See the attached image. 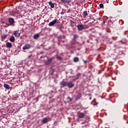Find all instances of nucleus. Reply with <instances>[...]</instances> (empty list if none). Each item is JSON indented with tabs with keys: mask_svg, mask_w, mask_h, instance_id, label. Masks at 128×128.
Masks as SVG:
<instances>
[{
	"mask_svg": "<svg viewBox=\"0 0 128 128\" xmlns=\"http://www.w3.org/2000/svg\"><path fill=\"white\" fill-rule=\"evenodd\" d=\"M56 58L58 60H62V58L60 56H58Z\"/></svg>",
	"mask_w": 128,
	"mask_h": 128,
	"instance_id": "b1692460",
	"label": "nucleus"
},
{
	"mask_svg": "<svg viewBox=\"0 0 128 128\" xmlns=\"http://www.w3.org/2000/svg\"><path fill=\"white\" fill-rule=\"evenodd\" d=\"M51 92H53V91H51Z\"/></svg>",
	"mask_w": 128,
	"mask_h": 128,
	"instance_id": "473e14b6",
	"label": "nucleus"
},
{
	"mask_svg": "<svg viewBox=\"0 0 128 128\" xmlns=\"http://www.w3.org/2000/svg\"><path fill=\"white\" fill-rule=\"evenodd\" d=\"M48 4L50 6L51 8H54V3H52V1L48 2Z\"/></svg>",
	"mask_w": 128,
	"mask_h": 128,
	"instance_id": "9b49d317",
	"label": "nucleus"
},
{
	"mask_svg": "<svg viewBox=\"0 0 128 128\" xmlns=\"http://www.w3.org/2000/svg\"><path fill=\"white\" fill-rule=\"evenodd\" d=\"M62 36L58 37V42H64V40H62Z\"/></svg>",
	"mask_w": 128,
	"mask_h": 128,
	"instance_id": "4be33fe9",
	"label": "nucleus"
},
{
	"mask_svg": "<svg viewBox=\"0 0 128 128\" xmlns=\"http://www.w3.org/2000/svg\"><path fill=\"white\" fill-rule=\"evenodd\" d=\"M96 104H98V103H96Z\"/></svg>",
	"mask_w": 128,
	"mask_h": 128,
	"instance_id": "f704fd0d",
	"label": "nucleus"
},
{
	"mask_svg": "<svg viewBox=\"0 0 128 128\" xmlns=\"http://www.w3.org/2000/svg\"><path fill=\"white\" fill-rule=\"evenodd\" d=\"M58 44H60V43H58Z\"/></svg>",
	"mask_w": 128,
	"mask_h": 128,
	"instance_id": "c9c22d12",
	"label": "nucleus"
},
{
	"mask_svg": "<svg viewBox=\"0 0 128 128\" xmlns=\"http://www.w3.org/2000/svg\"><path fill=\"white\" fill-rule=\"evenodd\" d=\"M100 8H104V4H100Z\"/></svg>",
	"mask_w": 128,
	"mask_h": 128,
	"instance_id": "bb28decb",
	"label": "nucleus"
},
{
	"mask_svg": "<svg viewBox=\"0 0 128 128\" xmlns=\"http://www.w3.org/2000/svg\"><path fill=\"white\" fill-rule=\"evenodd\" d=\"M6 48H12V43L7 42V44H6Z\"/></svg>",
	"mask_w": 128,
	"mask_h": 128,
	"instance_id": "f3484780",
	"label": "nucleus"
},
{
	"mask_svg": "<svg viewBox=\"0 0 128 128\" xmlns=\"http://www.w3.org/2000/svg\"><path fill=\"white\" fill-rule=\"evenodd\" d=\"M128 32V31H126V32H124V35L126 34V32Z\"/></svg>",
	"mask_w": 128,
	"mask_h": 128,
	"instance_id": "7c9ffc66",
	"label": "nucleus"
},
{
	"mask_svg": "<svg viewBox=\"0 0 128 128\" xmlns=\"http://www.w3.org/2000/svg\"><path fill=\"white\" fill-rule=\"evenodd\" d=\"M122 54H124V51L122 50H120L118 52V54H119L120 56Z\"/></svg>",
	"mask_w": 128,
	"mask_h": 128,
	"instance_id": "393cba45",
	"label": "nucleus"
},
{
	"mask_svg": "<svg viewBox=\"0 0 128 128\" xmlns=\"http://www.w3.org/2000/svg\"><path fill=\"white\" fill-rule=\"evenodd\" d=\"M58 20L57 19H54L48 24V26H52L55 24H58Z\"/></svg>",
	"mask_w": 128,
	"mask_h": 128,
	"instance_id": "7ed1b4c3",
	"label": "nucleus"
},
{
	"mask_svg": "<svg viewBox=\"0 0 128 128\" xmlns=\"http://www.w3.org/2000/svg\"><path fill=\"white\" fill-rule=\"evenodd\" d=\"M60 86H61V88H64V86H67L68 82L64 81V80H63L60 83Z\"/></svg>",
	"mask_w": 128,
	"mask_h": 128,
	"instance_id": "39448f33",
	"label": "nucleus"
},
{
	"mask_svg": "<svg viewBox=\"0 0 128 128\" xmlns=\"http://www.w3.org/2000/svg\"><path fill=\"white\" fill-rule=\"evenodd\" d=\"M79 37V36L78 35L76 34H74V38H72V41H71V44H76V40H78V38Z\"/></svg>",
	"mask_w": 128,
	"mask_h": 128,
	"instance_id": "f257e3e1",
	"label": "nucleus"
},
{
	"mask_svg": "<svg viewBox=\"0 0 128 128\" xmlns=\"http://www.w3.org/2000/svg\"><path fill=\"white\" fill-rule=\"evenodd\" d=\"M83 14H84V16H88V12L87 11H84Z\"/></svg>",
	"mask_w": 128,
	"mask_h": 128,
	"instance_id": "5701e85b",
	"label": "nucleus"
},
{
	"mask_svg": "<svg viewBox=\"0 0 128 128\" xmlns=\"http://www.w3.org/2000/svg\"><path fill=\"white\" fill-rule=\"evenodd\" d=\"M8 22L10 24H12V26H14V19L12 18H8Z\"/></svg>",
	"mask_w": 128,
	"mask_h": 128,
	"instance_id": "6e6552de",
	"label": "nucleus"
},
{
	"mask_svg": "<svg viewBox=\"0 0 128 128\" xmlns=\"http://www.w3.org/2000/svg\"><path fill=\"white\" fill-rule=\"evenodd\" d=\"M84 112H80L78 116V118H84Z\"/></svg>",
	"mask_w": 128,
	"mask_h": 128,
	"instance_id": "4468645a",
	"label": "nucleus"
},
{
	"mask_svg": "<svg viewBox=\"0 0 128 128\" xmlns=\"http://www.w3.org/2000/svg\"><path fill=\"white\" fill-rule=\"evenodd\" d=\"M32 46L30 44H26L22 47L23 50H30Z\"/></svg>",
	"mask_w": 128,
	"mask_h": 128,
	"instance_id": "0eeeda50",
	"label": "nucleus"
},
{
	"mask_svg": "<svg viewBox=\"0 0 128 128\" xmlns=\"http://www.w3.org/2000/svg\"><path fill=\"white\" fill-rule=\"evenodd\" d=\"M80 61V58L78 57H76L74 58V62H78Z\"/></svg>",
	"mask_w": 128,
	"mask_h": 128,
	"instance_id": "6ab92c4d",
	"label": "nucleus"
},
{
	"mask_svg": "<svg viewBox=\"0 0 128 128\" xmlns=\"http://www.w3.org/2000/svg\"><path fill=\"white\" fill-rule=\"evenodd\" d=\"M0 54H1V53H0Z\"/></svg>",
	"mask_w": 128,
	"mask_h": 128,
	"instance_id": "e433bc0d",
	"label": "nucleus"
},
{
	"mask_svg": "<svg viewBox=\"0 0 128 128\" xmlns=\"http://www.w3.org/2000/svg\"><path fill=\"white\" fill-rule=\"evenodd\" d=\"M120 42H122V44H126V42H124V41H122V40H120Z\"/></svg>",
	"mask_w": 128,
	"mask_h": 128,
	"instance_id": "cd10ccee",
	"label": "nucleus"
},
{
	"mask_svg": "<svg viewBox=\"0 0 128 128\" xmlns=\"http://www.w3.org/2000/svg\"><path fill=\"white\" fill-rule=\"evenodd\" d=\"M33 38L34 40H38V38H40V34H34Z\"/></svg>",
	"mask_w": 128,
	"mask_h": 128,
	"instance_id": "f8f14e48",
	"label": "nucleus"
},
{
	"mask_svg": "<svg viewBox=\"0 0 128 128\" xmlns=\"http://www.w3.org/2000/svg\"><path fill=\"white\" fill-rule=\"evenodd\" d=\"M114 48H115V50H118V48H121L122 47L120 46H119L118 44H114Z\"/></svg>",
	"mask_w": 128,
	"mask_h": 128,
	"instance_id": "ddd939ff",
	"label": "nucleus"
},
{
	"mask_svg": "<svg viewBox=\"0 0 128 128\" xmlns=\"http://www.w3.org/2000/svg\"><path fill=\"white\" fill-rule=\"evenodd\" d=\"M67 86L68 88H72L74 86V84L72 82H67Z\"/></svg>",
	"mask_w": 128,
	"mask_h": 128,
	"instance_id": "f03ea898",
	"label": "nucleus"
},
{
	"mask_svg": "<svg viewBox=\"0 0 128 128\" xmlns=\"http://www.w3.org/2000/svg\"><path fill=\"white\" fill-rule=\"evenodd\" d=\"M61 2H64V4H69L70 0H61Z\"/></svg>",
	"mask_w": 128,
	"mask_h": 128,
	"instance_id": "412c9836",
	"label": "nucleus"
},
{
	"mask_svg": "<svg viewBox=\"0 0 128 128\" xmlns=\"http://www.w3.org/2000/svg\"><path fill=\"white\" fill-rule=\"evenodd\" d=\"M60 14H64V12L62 11V12H60Z\"/></svg>",
	"mask_w": 128,
	"mask_h": 128,
	"instance_id": "c85d7f7f",
	"label": "nucleus"
},
{
	"mask_svg": "<svg viewBox=\"0 0 128 128\" xmlns=\"http://www.w3.org/2000/svg\"><path fill=\"white\" fill-rule=\"evenodd\" d=\"M68 100H69L68 101V102H72V98H70V97H68L67 98Z\"/></svg>",
	"mask_w": 128,
	"mask_h": 128,
	"instance_id": "a878e982",
	"label": "nucleus"
},
{
	"mask_svg": "<svg viewBox=\"0 0 128 128\" xmlns=\"http://www.w3.org/2000/svg\"><path fill=\"white\" fill-rule=\"evenodd\" d=\"M14 36H15L18 38V36H20V34L18 32V31H15L14 33Z\"/></svg>",
	"mask_w": 128,
	"mask_h": 128,
	"instance_id": "2eb2a0df",
	"label": "nucleus"
},
{
	"mask_svg": "<svg viewBox=\"0 0 128 128\" xmlns=\"http://www.w3.org/2000/svg\"><path fill=\"white\" fill-rule=\"evenodd\" d=\"M16 40V38H14V36H11L10 38V40L11 42H14V40Z\"/></svg>",
	"mask_w": 128,
	"mask_h": 128,
	"instance_id": "dca6fc26",
	"label": "nucleus"
},
{
	"mask_svg": "<svg viewBox=\"0 0 128 128\" xmlns=\"http://www.w3.org/2000/svg\"><path fill=\"white\" fill-rule=\"evenodd\" d=\"M6 40V34H2L1 36V41L2 42H4Z\"/></svg>",
	"mask_w": 128,
	"mask_h": 128,
	"instance_id": "1a4fd4ad",
	"label": "nucleus"
},
{
	"mask_svg": "<svg viewBox=\"0 0 128 128\" xmlns=\"http://www.w3.org/2000/svg\"><path fill=\"white\" fill-rule=\"evenodd\" d=\"M48 122V118H45L42 120V123L46 124V122Z\"/></svg>",
	"mask_w": 128,
	"mask_h": 128,
	"instance_id": "9d476101",
	"label": "nucleus"
},
{
	"mask_svg": "<svg viewBox=\"0 0 128 128\" xmlns=\"http://www.w3.org/2000/svg\"><path fill=\"white\" fill-rule=\"evenodd\" d=\"M80 74L78 73L76 76H75L74 78H76V80H78V78H80Z\"/></svg>",
	"mask_w": 128,
	"mask_h": 128,
	"instance_id": "aec40b11",
	"label": "nucleus"
},
{
	"mask_svg": "<svg viewBox=\"0 0 128 128\" xmlns=\"http://www.w3.org/2000/svg\"><path fill=\"white\" fill-rule=\"evenodd\" d=\"M80 46H82V44H80Z\"/></svg>",
	"mask_w": 128,
	"mask_h": 128,
	"instance_id": "72a5a7b5",
	"label": "nucleus"
},
{
	"mask_svg": "<svg viewBox=\"0 0 128 128\" xmlns=\"http://www.w3.org/2000/svg\"><path fill=\"white\" fill-rule=\"evenodd\" d=\"M77 80V79H76V78H74V79H73V80Z\"/></svg>",
	"mask_w": 128,
	"mask_h": 128,
	"instance_id": "2f4dec72",
	"label": "nucleus"
},
{
	"mask_svg": "<svg viewBox=\"0 0 128 128\" xmlns=\"http://www.w3.org/2000/svg\"><path fill=\"white\" fill-rule=\"evenodd\" d=\"M52 62V58H50L48 59L47 60L45 61L44 64L46 66H48V64H50Z\"/></svg>",
	"mask_w": 128,
	"mask_h": 128,
	"instance_id": "423d86ee",
	"label": "nucleus"
},
{
	"mask_svg": "<svg viewBox=\"0 0 128 128\" xmlns=\"http://www.w3.org/2000/svg\"><path fill=\"white\" fill-rule=\"evenodd\" d=\"M4 86L6 90H10V86L8 84H4Z\"/></svg>",
	"mask_w": 128,
	"mask_h": 128,
	"instance_id": "a211bd4d",
	"label": "nucleus"
},
{
	"mask_svg": "<svg viewBox=\"0 0 128 128\" xmlns=\"http://www.w3.org/2000/svg\"><path fill=\"white\" fill-rule=\"evenodd\" d=\"M77 28H78V30L80 31L82 30H84V28H86L82 24H79L77 26Z\"/></svg>",
	"mask_w": 128,
	"mask_h": 128,
	"instance_id": "20e7f679",
	"label": "nucleus"
},
{
	"mask_svg": "<svg viewBox=\"0 0 128 128\" xmlns=\"http://www.w3.org/2000/svg\"><path fill=\"white\" fill-rule=\"evenodd\" d=\"M84 64H88V61L86 60H84Z\"/></svg>",
	"mask_w": 128,
	"mask_h": 128,
	"instance_id": "c756f323",
	"label": "nucleus"
}]
</instances>
